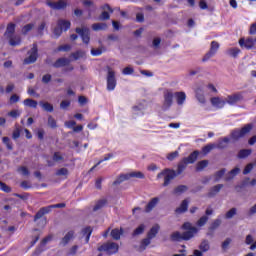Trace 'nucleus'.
I'll list each match as a JSON object with an SVG mask.
<instances>
[{"label":"nucleus","instance_id":"obj_1","mask_svg":"<svg viewBox=\"0 0 256 256\" xmlns=\"http://www.w3.org/2000/svg\"><path fill=\"white\" fill-rule=\"evenodd\" d=\"M182 229L186 231L183 234H181L180 232L172 233V241H189V239H193V237H195V235L199 233V229L189 222L184 223Z\"/></svg>","mask_w":256,"mask_h":256},{"label":"nucleus","instance_id":"obj_2","mask_svg":"<svg viewBox=\"0 0 256 256\" xmlns=\"http://www.w3.org/2000/svg\"><path fill=\"white\" fill-rule=\"evenodd\" d=\"M15 33V24L10 23L6 28V32L4 33V37L9 39V43L12 47H17V45H21V37L13 36Z\"/></svg>","mask_w":256,"mask_h":256},{"label":"nucleus","instance_id":"obj_3","mask_svg":"<svg viewBox=\"0 0 256 256\" xmlns=\"http://www.w3.org/2000/svg\"><path fill=\"white\" fill-rule=\"evenodd\" d=\"M162 177H164L163 186L167 187L177 177V172L173 169L166 168L157 175V179H162Z\"/></svg>","mask_w":256,"mask_h":256},{"label":"nucleus","instance_id":"obj_4","mask_svg":"<svg viewBox=\"0 0 256 256\" xmlns=\"http://www.w3.org/2000/svg\"><path fill=\"white\" fill-rule=\"evenodd\" d=\"M253 129V124H246L241 129H235L231 132V137L234 141H239V139L243 138L247 135V133L251 132Z\"/></svg>","mask_w":256,"mask_h":256},{"label":"nucleus","instance_id":"obj_5","mask_svg":"<svg viewBox=\"0 0 256 256\" xmlns=\"http://www.w3.org/2000/svg\"><path fill=\"white\" fill-rule=\"evenodd\" d=\"M98 251H104L106 255H115L119 251V244L115 242H107L98 247Z\"/></svg>","mask_w":256,"mask_h":256},{"label":"nucleus","instance_id":"obj_6","mask_svg":"<svg viewBox=\"0 0 256 256\" xmlns=\"http://www.w3.org/2000/svg\"><path fill=\"white\" fill-rule=\"evenodd\" d=\"M175 97V94H173L172 91L166 90L164 92V100L162 104V111H167L171 109V105H173V98Z\"/></svg>","mask_w":256,"mask_h":256},{"label":"nucleus","instance_id":"obj_7","mask_svg":"<svg viewBox=\"0 0 256 256\" xmlns=\"http://www.w3.org/2000/svg\"><path fill=\"white\" fill-rule=\"evenodd\" d=\"M37 57H39L37 44H33V47L28 51V57L24 59V65H31V63H35V61H37Z\"/></svg>","mask_w":256,"mask_h":256},{"label":"nucleus","instance_id":"obj_8","mask_svg":"<svg viewBox=\"0 0 256 256\" xmlns=\"http://www.w3.org/2000/svg\"><path fill=\"white\" fill-rule=\"evenodd\" d=\"M115 87H117V80L115 79V71L111 68H108L107 90L115 91Z\"/></svg>","mask_w":256,"mask_h":256},{"label":"nucleus","instance_id":"obj_9","mask_svg":"<svg viewBox=\"0 0 256 256\" xmlns=\"http://www.w3.org/2000/svg\"><path fill=\"white\" fill-rule=\"evenodd\" d=\"M217 51H219V44H218L217 41H212L211 46H210V50L203 57L202 61H209L211 59V57H215V55L217 54Z\"/></svg>","mask_w":256,"mask_h":256},{"label":"nucleus","instance_id":"obj_10","mask_svg":"<svg viewBox=\"0 0 256 256\" xmlns=\"http://www.w3.org/2000/svg\"><path fill=\"white\" fill-rule=\"evenodd\" d=\"M225 99L228 105H237V103H241V101H243V94L234 93L232 95H228Z\"/></svg>","mask_w":256,"mask_h":256},{"label":"nucleus","instance_id":"obj_11","mask_svg":"<svg viewBox=\"0 0 256 256\" xmlns=\"http://www.w3.org/2000/svg\"><path fill=\"white\" fill-rule=\"evenodd\" d=\"M76 33L80 35L83 43L89 45V41H91V33L89 32L88 28H76Z\"/></svg>","mask_w":256,"mask_h":256},{"label":"nucleus","instance_id":"obj_12","mask_svg":"<svg viewBox=\"0 0 256 256\" xmlns=\"http://www.w3.org/2000/svg\"><path fill=\"white\" fill-rule=\"evenodd\" d=\"M239 45L244 49H253L256 45V42L255 39H253L252 37L241 38L239 40Z\"/></svg>","mask_w":256,"mask_h":256},{"label":"nucleus","instance_id":"obj_13","mask_svg":"<svg viewBox=\"0 0 256 256\" xmlns=\"http://www.w3.org/2000/svg\"><path fill=\"white\" fill-rule=\"evenodd\" d=\"M46 5L50 7V9H54L56 11H59L61 9H65L67 7V0H59L58 2H51V1H46Z\"/></svg>","mask_w":256,"mask_h":256},{"label":"nucleus","instance_id":"obj_14","mask_svg":"<svg viewBox=\"0 0 256 256\" xmlns=\"http://www.w3.org/2000/svg\"><path fill=\"white\" fill-rule=\"evenodd\" d=\"M210 103L212 106L215 107V109H223L225 105H227L226 98L223 99L221 97H213L210 99Z\"/></svg>","mask_w":256,"mask_h":256},{"label":"nucleus","instance_id":"obj_15","mask_svg":"<svg viewBox=\"0 0 256 256\" xmlns=\"http://www.w3.org/2000/svg\"><path fill=\"white\" fill-rule=\"evenodd\" d=\"M195 95L197 101H199L202 105H205L207 103V100L205 99V91L203 90V87L199 86L195 90Z\"/></svg>","mask_w":256,"mask_h":256},{"label":"nucleus","instance_id":"obj_16","mask_svg":"<svg viewBox=\"0 0 256 256\" xmlns=\"http://www.w3.org/2000/svg\"><path fill=\"white\" fill-rule=\"evenodd\" d=\"M159 204V198L158 197H154L152 198L148 204L145 207V213H151L152 209H155V207H157V205Z\"/></svg>","mask_w":256,"mask_h":256},{"label":"nucleus","instance_id":"obj_17","mask_svg":"<svg viewBox=\"0 0 256 256\" xmlns=\"http://www.w3.org/2000/svg\"><path fill=\"white\" fill-rule=\"evenodd\" d=\"M199 157V151L192 152L188 157L183 158V160L188 164L191 165L197 161V158Z\"/></svg>","mask_w":256,"mask_h":256},{"label":"nucleus","instance_id":"obj_18","mask_svg":"<svg viewBox=\"0 0 256 256\" xmlns=\"http://www.w3.org/2000/svg\"><path fill=\"white\" fill-rule=\"evenodd\" d=\"M174 97H176L177 105H183L187 99V94L185 92H176Z\"/></svg>","mask_w":256,"mask_h":256},{"label":"nucleus","instance_id":"obj_19","mask_svg":"<svg viewBox=\"0 0 256 256\" xmlns=\"http://www.w3.org/2000/svg\"><path fill=\"white\" fill-rule=\"evenodd\" d=\"M240 172H241V169H239V167L232 169L230 172L226 174L225 176L226 181H231L232 179H235V177H237V175H239Z\"/></svg>","mask_w":256,"mask_h":256},{"label":"nucleus","instance_id":"obj_20","mask_svg":"<svg viewBox=\"0 0 256 256\" xmlns=\"http://www.w3.org/2000/svg\"><path fill=\"white\" fill-rule=\"evenodd\" d=\"M47 213H51V208L49 206L41 208L35 215L34 221L41 219L43 215H47Z\"/></svg>","mask_w":256,"mask_h":256},{"label":"nucleus","instance_id":"obj_21","mask_svg":"<svg viewBox=\"0 0 256 256\" xmlns=\"http://www.w3.org/2000/svg\"><path fill=\"white\" fill-rule=\"evenodd\" d=\"M70 60L67 58H59L54 64L53 67H56V69H59V67H66V65H69Z\"/></svg>","mask_w":256,"mask_h":256},{"label":"nucleus","instance_id":"obj_22","mask_svg":"<svg viewBox=\"0 0 256 256\" xmlns=\"http://www.w3.org/2000/svg\"><path fill=\"white\" fill-rule=\"evenodd\" d=\"M159 229H161V227L158 224H155L148 232V238L155 239V237H157V233H159Z\"/></svg>","mask_w":256,"mask_h":256},{"label":"nucleus","instance_id":"obj_23","mask_svg":"<svg viewBox=\"0 0 256 256\" xmlns=\"http://www.w3.org/2000/svg\"><path fill=\"white\" fill-rule=\"evenodd\" d=\"M58 27H60L62 31H68V29H71V22L69 20H59Z\"/></svg>","mask_w":256,"mask_h":256},{"label":"nucleus","instance_id":"obj_24","mask_svg":"<svg viewBox=\"0 0 256 256\" xmlns=\"http://www.w3.org/2000/svg\"><path fill=\"white\" fill-rule=\"evenodd\" d=\"M229 137H224V138H221L219 141H218V144L216 145V148L217 149H226L227 145H229Z\"/></svg>","mask_w":256,"mask_h":256},{"label":"nucleus","instance_id":"obj_25","mask_svg":"<svg viewBox=\"0 0 256 256\" xmlns=\"http://www.w3.org/2000/svg\"><path fill=\"white\" fill-rule=\"evenodd\" d=\"M39 105L40 107H42L44 111H47L48 113H53V104L49 102L40 101Z\"/></svg>","mask_w":256,"mask_h":256},{"label":"nucleus","instance_id":"obj_26","mask_svg":"<svg viewBox=\"0 0 256 256\" xmlns=\"http://www.w3.org/2000/svg\"><path fill=\"white\" fill-rule=\"evenodd\" d=\"M123 181H129V173L120 174L118 178L113 182V185H121Z\"/></svg>","mask_w":256,"mask_h":256},{"label":"nucleus","instance_id":"obj_27","mask_svg":"<svg viewBox=\"0 0 256 256\" xmlns=\"http://www.w3.org/2000/svg\"><path fill=\"white\" fill-rule=\"evenodd\" d=\"M187 209H189V200H184L180 207H178L176 209V213H185V211H187Z\"/></svg>","mask_w":256,"mask_h":256},{"label":"nucleus","instance_id":"obj_28","mask_svg":"<svg viewBox=\"0 0 256 256\" xmlns=\"http://www.w3.org/2000/svg\"><path fill=\"white\" fill-rule=\"evenodd\" d=\"M187 163L185 162L184 159H182L179 164H178V167H177V171H176V174L177 175H181V173H183L185 171V169H187Z\"/></svg>","mask_w":256,"mask_h":256},{"label":"nucleus","instance_id":"obj_29","mask_svg":"<svg viewBox=\"0 0 256 256\" xmlns=\"http://www.w3.org/2000/svg\"><path fill=\"white\" fill-rule=\"evenodd\" d=\"M221 189H223L222 184H218V185L212 187L211 190L208 193V197H215V194L219 193L221 191Z\"/></svg>","mask_w":256,"mask_h":256},{"label":"nucleus","instance_id":"obj_30","mask_svg":"<svg viewBox=\"0 0 256 256\" xmlns=\"http://www.w3.org/2000/svg\"><path fill=\"white\" fill-rule=\"evenodd\" d=\"M121 235H123V230L122 229H113L111 231V237L112 239H115V241H119V239H121Z\"/></svg>","mask_w":256,"mask_h":256},{"label":"nucleus","instance_id":"obj_31","mask_svg":"<svg viewBox=\"0 0 256 256\" xmlns=\"http://www.w3.org/2000/svg\"><path fill=\"white\" fill-rule=\"evenodd\" d=\"M23 103L25 107H31L32 109H37V105H38L37 101L31 98L25 99Z\"/></svg>","mask_w":256,"mask_h":256},{"label":"nucleus","instance_id":"obj_32","mask_svg":"<svg viewBox=\"0 0 256 256\" xmlns=\"http://www.w3.org/2000/svg\"><path fill=\"white\" fill-rule=\"evenodd\" d=\"M93 31H105L107 29V24L106 23H94L92 25Z\"/></svg>","mask_w":256,"mask_h":256},{"label":"nucleus","instance_id":"obj_33","mask_svg":"<svg viewBox=\"0 0 256 256\" xmlns=\"http://www.w3.org/2000/svg\"><path fill=\"white\" fill-rule=\"evenodd\" d=\"M211 248V246L209 245V241L204 240L201 242V244L199 245V249L200 251H202V253H207V251H209V249Z\"/></svg>","mask_w":256,"mask_h":256},{"label":"nucleus","instance_id":"obj_34","mask_svg":"<svg viewBox=\"0 0 256 256\" xmlns=\"http://www.w3.org/2000/svg\"><path fill=\"white\" fill-rule=\"evenodd\" d=\"M83 235L85 236V242L89 243V239H91V234L93 233V229H91V227H86L83 231H82Z\"/></svg>","mask_w":256,"mask_h":256},{"label":"nucleus","instance_id":"obj_35","mask_svg":"<svg viewBox=\"0 0 256 256\" xmlns=\"http://www.w3.org/2000/svg\"><path fill=\"white\" fill-rule=\"evenodd\" d=\"M251 153H252L251 149L240 150L238 153V159H245L246 157H249Z\"/></svg>","mask_w":256,"mask_h":256},{"label":"nucleus","instance_id":"obj_36","mask_svg":"<svg viewBox=\"0 0 256 256\" xmlns=\"http://www.w3.org/2000/svg\"><path fill=\"white\" fill-rule=\"evenodd\" d=\"M2 143H4L8 151H13V142H11V139L9 137H3Z\"/></svg>","mask_w":256,"mask_h":256},{"label":"nucleus","instance_id":"obj_37","mask_svg":"<svg viewBox=\"0 0 256 256\" xmlns=\"http://www.w3.org/2000/svg\"><path fill=\"white\" fill-rule=\"evenodd\" d=\"M73 235H74V232H73V231H69V232L64 236V238L62 239L61 244H62V245H67V243H69V242L71 241V239H73Z\"/></svg>","mask_w":256,"mask_h":256},{"label":"nucleus","instance_id":"obj_38","mask_svg":"<svg viewBox=\"0 0 256 256\" xmlns=\"http://www.w3.org/2000/svg\"><path fill=\"white\" fill-rule=\"evenodd\" d=\"M148 245H151V238H149V236L146 239L142 240L139 251H145Z\"/></svg>","mask_w":256,"mask_h":256},{"label":"nucleus","instance_id":"obj_39","mask_svg":"<svg viewBox=\"0 0 256 256\" xmlns=\"http://www.w3.org/2000/svg\"><path fill=\"white\" fill-rule=\"evenodd\" d=\"M207 165H209V161L208 160H202V161H200L196 164V170L197 171H203L205 169V167H207Z\"/></svg>","mask_w":256,"mask_h":256},{"label":"nucleus","instance_id":"obj_40","mask_svg":"<svg viewBox=\"0 0 256 256\" xmlns=\"http://www.w3.org/2000/svg\"><path fill=\"white\" fill-rule=\"evenodd\" d=\"M128 177H129V179H131L132 177H135L136 179H145V174H143L142 172H139V171L130 172V173H128Z\"/></svg>","mask_w":256,"mask_h":256},{"label":"nucleus","instance_id":"obj_41","mask_svg":"<svg viewBox=\"0 0 256 256\" xmlns=\"http://www.w3.org/2000/svg\"><path fill=\"white\" fill-rule=\"evenodd\" d=\"M241 53V50L239 48H230L227 50V55L230 57H237Z\"/></svg>","mask_w":256,"mask_h":256},{"label":"nucleus","instance_id":"obj_42","mask_svg":"<svg viewBox=\"0 0 256 256\" xmlns=\"http://www.w3.org/2000/svg\"><path fill=\"white\" fill-rule=\"evenodd\" d=\"M145 231V225L141 224L139 225L133 232V237H137V235H143V232Z\"/></svg>","mask_w":256,"mask_h":256},{"label":"nucleus","instance_id":"obj_43","mask_svg":"<svg viewBox=\"0 0 256 256\" xmlns=\"http://www.w3.org/2000/svg\"><path fill=\"white\" fill-rule=\"evenodd\" d=\"M209 221L208 216H202L196 223L197 227H205L207 222Z\"/></svg>","mask_w":256,"mask_h":256},{"label":"nucleus","instance_id":"obj_44","mask_svg":"<svg viewBox=\"0 0 256 256\" xmlns=\"http://www.w3.org/2000/svg\"><path fill=\"white\" fill-rule=\"evenodd\" d=\"M216 145L215 144H208L203 147L202 151L204 155H207L208 153H211L213 149H215Z\"/></svg>","mask_w":256,"mask_h":256},{"label":"nucleus","instance_id":"obj_45","mask_svg":"<svg viewBox=\"0 0 256 256\" xmlns=\"http://www.w3.org/2000/svg\"><path fill=\"white\" fill-rule=\"evenodd\" d=\"M48 126H50L51 129H57V120H55L53 116L48 117Z\"/></svg>","mask_w":256,"mask_h":256},{"label":"nucleus","instance_id":"obj_46","mask_svg":"<svg viewBox=\"0 0 256 256\" xmlns=\"http://www.w3.org/2000/svg\"><path fill=\"white\" fill-rule=\"evenodd\" d=\"M72 57L73 59H75V61H77L78 59L85 57V52H83L82 50H78L72 53Z\"/></svg>","mask_w":256,"mask_h":256},{"label":"nucleus","instance_id":"obj_47","mask_svg":"<svg viewBox=\"0 0 256 256\" xmlns=\"http://www.w3.org/2000/svg\"><path fill=\"white\" fill-rule=\"evenodd\" d=\"M56 175L58 177H67V175H69V170L67 168H61L56 171Z\"/></svg>","mask_w":256,"mask_h":256},{"label":"nucleus","instance_id":"obj_48","mask_svg":"<svg viewBox=\"0 0 256 256\" xmlns=\"http://www.w3.org/2000/svg\"><path fill=\"white\" fill-rule=\"evenodd\" d=\"M237 215V208H231L225 215L226 219H233Z\"/></svg>","mask_w":256,"mask_h":256},{"label":"nucleus","instance_id":"obj_49","mask_svg":"<svg viewBox=\"0 0 256 256\" xmlns=\"http://www.w3.org/2000/svg\"><path fill=\"white\" fill-rule=\"evenodd\" d=\"M187 186H185V185H180V186H178V187H176L175 188V190H174V193L176 194V195H181V193H185V191H187Z\"/></svg>","mask_w":256,"mask_h":256},{"label":"nucleus","instance_id":"obj_50","mask_svg":"<svg viewBox=\"0 0 256 256\" xmlns=\"http://www.w3.org/2000/svg\"><path fill=\"white\" fill-rule=\"evenodd\" d=\"M105 203H107V201L105 200L98 201L94 206L93 211H99V209H102V207H105Z\"/></svg>","mask_w":256,"mask_h":256},{"label":"nucleus","instance_id":"obj_51","mask_svg":"<svg viewBox=\"0 0 256 256\" xmlns=\"http://www.w3.org/2000/svg\"><path fill=\"white\" fill-rule=\"evenodd\" d=\"M35 27V24H27L22 28L23 35H27Z\"/></svg>","mask_w":256,"mask_h":256},{"label":"nucleus","instance_id":"obj_52","mask_svg":"<svg viewBox=\"0 0 256 256\" xmlns=\"http://www.w3.org/2000/svg\"><path fill=\"white\" fill-rule=\"evenodd\" d=\"M111 18V15H109V12H107L106 10L103 11L101 13V15L99 16V21H107Z\"/></svg>","mask_w":256,"mask_h":256},{"label":"nucleus","instance_id":"obj_53","mask_svg":"<svg viewBox=\"0 0 256 256\" xmlns=\"http://www.w3.org/2000/svg\"><path fill=\"white\" fill-rule=\"evenodd\" d=\"M221 225V219H216L212 222L211 226H210V231H215V229H217V227H219Z\"/></svg>","mask_w":256,"mask_h":256},{"label":"nucleus","instance_id":"obj_54","mask_svg":"<svg viewBox=\"0 0 256 256\" xmlns=\"http://www.w3.org/2000/svg\"><path fill=\"white\" fill-rule=\"evenodd\" d=\"M179 157V151H174L167 155L168 161H173L174 159H177Z\"/></svg>","mask_w":256,"mask_h":256},{"label":"nucleus","instance_id":"obj_55","mask_svg":"<svg viewBox=\"0 0 256 256\" xmlns=\"http://www.w3.org/2000/svg\"><path fill=\"white\" fill-rule=\"evenodd\" d=\"M21 137V129H19L18 127L15 128V130L12 133V138L14 140L19 139Z\"/></svg>","mask_w":256,"mask_h":256},{"label":"nucleus","instance_id":"obj_56","mask_svg":"<svg viewBox=\"0 0 256 256\" xmlns=\"http://www.w3.org/2000/svg\"><path fill=\"white\" fill-rule=\"evenodd\" d=\"M9 117H13L14 119H17V117L21 116V111L19 110H12L8 113Z\"/></svg>","mask_w":256,"mask_h":256},{"label":"nucleus","instance_id":"obj_57","mask_svg":"<svg viewBox=\"0 0 256 256\" xmlns=\"http://www.w3.org/2000/svg\"><path fill=\"white\" fill-rule=\"evenodd\" d=\"M0 189L1 191H4V193H11V188L3 182H0Z\"/></svg>","mask_w":256,"mask_h":256},{"label":"nucleus","instance_id":"obj_58","mask_svg":"<svg viewBox=\"0 0 256 256\" xmlns=\"http://www.w3.org/2000/svg\"><path fill=\"white\" fill-rule=\"evenodd\" d=\"M18 172H20V174L24 176L29 175V169H27V167L25 166H21L20 168H18Z\"/></svg>","mask_w":256,"mask_h":256},{"label":"nucleus","instance_id":"obj_59","mask_svg":"<svg viewBox=\"0 0 256 256\" xmlns=\"http://www.w3.org/2000/svg\"><path fill=\"white\" fill-rule=\"evenodd\" d=\"M225 173H226L225 169H222V170L216 172L215 181H219V179H221V177H223V175H225Z\"/></svg>","mask_w":256,"mask_h":256},{"label":"nucleus","instance_id":"obj_60","mask_svg":"<svg viewBox=\"0 0 256 256\" xmlns=\"http://www.w3.org/2000/svg\"><path fill=\"white\" fill-rule=\"evenodd\" d=\"M53 161H56V163H59V161H63V156L61 155V153L59 152L54 153Z\"/></svg>","mask_w":256,"mask_h":256},{"label":"nucleus","instance_id":"obj_61","mask_svg":"<svg viewBox=\"0 0 256 256\" xmlns=\"http://www.w3.org/2000/svg\"><path fill=\"white\" fill-rule=\"evenodd\" d=\"M63 33V30L61 29V27L57 26L55 29H54V37L59 38L61 37V34Z\"/></svg>","mask_w":256,"mask_h":256},{"label":"nucleus","instance_id":"obj_62","mask_svg":"<svg viewBox=\"0 0 256 256\" xmlns=\"http://www.w3.org/2000/svg\"><path fill=\"white\" fill-rule=\"evenodd\" d=\"M123 75H133L134 70L132 67H126L122 71Z\"/></svg>","mask_w":256,"mask_h":256},{"label":"nucleus","instance_id":"obj_63","mask_svg":"<svg viewBox=\"0 0 256 256\" xmlns=\"http://www.w3.org/2000/svg\"><path fill=\"white\" fill-rule=\"evenodd\" d=\"M251 171H253V164H248L246 167H245V169H244V171H243V174L244 175H249V173H251Z\"/></svg>","mask_w":256,"mask_h":256},{"label":"nucleus","instance_id":"obj_64","mask_svg":"<svg viewBox=\"0 0 256 256\" xmlns=\"http://www.w3.org/2000/svg\"><path fill=\"white\" fill-rule=\"evenodd\" d=\"M58 51H71V45L65 44L60 47H58Z\"/></svg>","mask_w":256,"mask_h":256}]
</instances>
